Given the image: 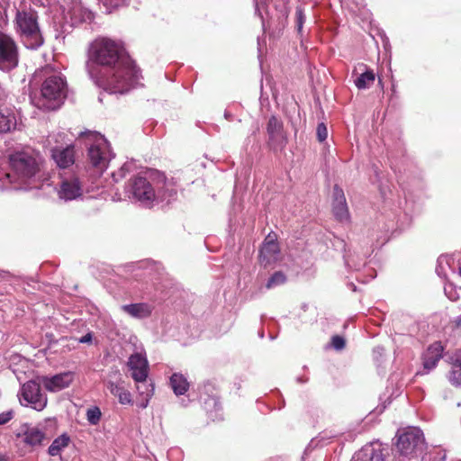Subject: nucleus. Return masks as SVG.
<instances>
[{
  "mask_svg": "<svg viewBox=\"0 0 461 461\" xmlns=\"http://www.w3.org/2000/svg\"><path fill=\"white\" fill-rule=\"evenodd\" d=\"M456 326H461V316L456 320Z\"/></svg>",
  "mask_w": 461,
  "mask_h": 461,
  "instance_id": "nucleus-45",
  "label": "nucleus"
},
{
  "mask_svg": "<svg viewBox=\"0 0 461 461\" xmlns=\"http://www.w3.org/2000/svg\"><path fill=\"white\" fill-rule=\"evenodd\" d=\"M295 17H296L297 31H298V32H301L303 23L305 22V15H304L303 10L301 7L296 8Z\"/></svg>",
  "mask_w": 461,
  "mask_h": 461,
  "instance_id": "nucleus-35",
  "label": "nucleus"
},
{
  "mask_svg": "<svg viewBox=\"0 0 461 461\" xmlns=\"http://www.w3.org/2000/svg\"><path fill=\"white\" fill-rule=\"evenodd\" d=\"M136 169L133 161L125 162L117 171L112 173V177L114 182H118L124 178L127 175L133 173Z\"/></svg>",
  "mask_w": 461,
  "mask_h": 461,
  "instance_id": "nucleus-30",
  "label": "nucleus"
},
{
  "mask_svg": "<svg viewBox=\"0 0 461 461\" xmlns=\"http://www.w3.org/2000/svg\"><path fill=\"white\" fill-rule=\"evenodd\" d=\"M201 400L203 401V408L212 420H222L221 405L216 397L207 395L203 398L201 395Z\"/></svg>",
  "mask_w": 461,
  "mask_h": 461,
  "instance_id": "nucleus-22",
  "label": "nucleus"
},
{
  "mask_svg": "<svg viewBox=\"0 0 461 461\" xmlns=\"http://www.w3.org/2000/svg\"><path fill=\"white\" fill-rule=\"evenodd\" d=\"M267 132L270 149L275 152L283 150L287 143V136L284 131L282 120L272 115L267 122Z\"/></svg>",
  "mask_w": 461,
  "mask_h": 461,
  "instance_id": "nucleus-11",
  "label": "nucleus"
},
{
  "mask_svg": "<svg viewBox=\"0 0 461 461\" xmlns=\"http://www.w3.org/2000/svg\"><path fill=\"white\" fill-rule=\"evenodd\" d=\"M0 461H4V458L0 456Z\"/></svg>",
  "mask_w": 461,
  "mask_h": 461,
  "instance_id": "nucleus-52",
  "label": "nucleus"
},
{
  "mask_svg": "<svg viewBox=\"0 0 461 461\" xmlns=\"http://www.w3.org/2000/svg\"><path fill=\"white\" fill-rule=\"evenodd\" d=\"M83 183L76 173L63 172L60 174L58 196L65 202L76 200L82 196Z\"/></svg>",
  "mask_w": 461,
  "mask_h": 461,
  "instance_id": "nucleus-8",
  "label": "nucleus"
},
{
  "mask_svg": "<svg viewBox=\"0 0 461 461\" xmlns=\"http://www.w3.org/2000/svg\"><path fill=\"white\" fill-rule=\"evenodd\" d=\"M67 92L65 77L59 72H52L42 82L40 96H31V100L41 110H56L63 104Z\"/></svg>",
  "mask_w": 461,
  "mask_h": 461,
  "instance_id": "nucleus-3",
  "label": "nucleus"
},
{
  "mask_svg": "<svg viewBox=\"0 0 461 461\" xmlns=\"http://www.w3.org/2000/svg\"><path fill=\"white\" fill-rule=\"evenodd\" d=\"M11 172L5 176L10 183L17 184L14 189H41L50 185V175L42 168V158L40 153L33 150L20 151L9 157Z\"/></svg>",
  "mask_w": 461,
  "mask_h": 461,
  "instance_id": "nucleus-2",
  "label": "nucleus"
},
{
  "mask_svg": "<svg viewBox=\"0 0 461 461\" xmlns=\"http://www.w3.org/2000/svg\"><path fill=\"white\" fill-rule=\"evenodd\" d=\"M74 378L75 374L71 371H67L52 376H42L41 383L47 391L57 393L69 387Z\"/></svg>",
  "mask_w": 461,
  "mask_h": 461,
  "instance_id": "nucleus-13",
  "label": "nucleus"
},
{
  "mask_svg": "<svg viewBox=\"0 0 461 461\" xmlns=\"http://www.w3.org/2000/svg\"><path fill=\"white\" fill-rule=\"evenodd\" d=\"M14 418V411H7L0 413V425H5Z\"/></svg>",
  "mask_w": 461,
  "mask_h": 461,
  "instance_id": "nucleus-40",
  "label": "nucleus"
},
{
  "mask_svg": "<svg viewBox=\"0 0 461 461\" xmlns=\"http://www.w3.org/2000/svg\"><path fill=\"white\" fill-rule=\"evenodd\" d=\"M286 282V276L281 272H275L267 280L266 284V287L267 289H272L281 285H284Z\"/></svg>",
  "mask_w": 461,
  "mask_h": 461,
  "instance_id": "nucleus-33",
  "label": "nucleus"
},
{
  "mask_svg": "<svg viewBox=\"0 0 461 461\" xmlns=\"http://www.w3.org/2000/svg\"><path fill=\"white\" fill-rule=\"evenodd\" d=\"M332 212L335 218L340 222L349 221V212L344 192L338 185L333 188Z\"/></svg>",
  "mask_w": 461,
  "mask_h": 461,
  "instance_id": "nucleus-14",
  "label": "nucleus"
},
{
  "mask_svg": "<svg viewBox=\"0 0 461 461\" xmlns=\"http://www.w3.org/2000/svg\"><path fill=\"white\" fill-rule=\"evenodd\" d=\"M84 136L89 162L99 172H103L114 156L110 150L109 142L104 135L96 131L81 132L80 137Z\"/></svg>",
  "mask_w": 461,
  "mask_h": 461,
  "instance_id": "nucleus-4",
  "label": "nucleus"
},
{
  "mask_svg": "<svg viewBox=\"0 0 461 461\" xmlns=\"http://www.w3.org/2000/svg\"><path fill=\"white\" fill-rule=\"evenodd\" d=\"M18 65V51L14 40L0 34V70L9 71Z\"/></svg>",
  "mask_w": 461,
  "mask_h": 461,
  "instance_id": "nucleus-10",
  "label": "nucleus"
},
{
  "mask_svg": "<svg viewBox=\"0 0 461 461\" xmlns=\"http://www.w3.org/2000/svg\"><path fill=\"white\" fill-rule=\"evenodd\" d=\"M443 261H447V259H446L445 258H443V257H440V258L438 259V264H442V263H443Z\"/></svg>",
  "mask_w": 461,
  "mask_h": 461,
  "instance_id": "nucleus-46",
  "label": "nucleus"
},
{
  "mask_svg": "<svg viewBox=\"0 0 461 461\" xmlns=\"http://www.w3.org/2000/svg\"><path fill=\"white\" fill-rule=\"evenodd\" d=\"M102 2L107 8H115L123 5L127 0H99Z\"/></svg>",
  "mask_w": 461,
  "mask_h": 461,
  "instance_id": "nucleus-39",
  "label": "nucleus"
},
{
  "mask_svg": "<svg viewBox=\"0 0 461 461\" xmlns=\"http://www.w3.org/2000/svg\"><path fill=\"white\" fill-rule=\"evenodd\" d=\"M259 337H260V338H263V337H264V332H263V331L259 332Z\"/></svg>",
  "mask_w": 461,
  "mask_h": 461,
  "instance_id": "nucleus-50",
  "label": "nucleus"
},
{
  "mask_svg": "<svg viewBox=\"0 0 461 461\" xmlns=\"http://www.w3.org/2000/svg\"><path fill=\"white\" fill-rule=\"evenodd\" d=\"M16 24L24 45L28 49H37L43 44V38L39 29L36 14L18 12L16 14Z\"/></svg>",
  "mask_w": 461,
  "mask_h": 461,
  "instance_id": "nucleus-6",
  "label": "nucleus"
},
{
  "mask_svg": "<svg viewBox=\"0 0 461 461\" xmlns=\"http://www.w3.org/2000/svg\"><path fill=\"white\" fill-rule=\"evenodd\" d=\"M374 353L382 356L384 354V348H382V347L375 348L374 349Z\"/></svg>",
  "mask_w": 461,
  "mask_h": 461,
  "instance_id": "nucleus-43",
  "label": "nucleus"
},
{
  "mask_svg": "<svg viewBox=\"0 0 461 461\" xmlns=\"http://www.w3.org/2000/svg\"><path fill=\"white\" fill-rule=\"evenodd\" d=\"M16 126L15 115L8 110H0V133L11 131Z\"/></svg>",
  "mask_w": 461,
  "mask_h": 461,
  "instance_id": "nucleus-26",
  "label": "nucleus"
},
{
  "mask_svg": "<svg viewBox=\"0 0 461 461\" xmlns=\"http://www.w3.org/2000/svg\"><path fill=\"white\" fill-rule=\"evenodd\" d=\"M344 260H345V264H346V266L348 267L354 268V269L357 270L360 267V266H357V265L351 264V260H350V258L347 255L344 256Z\"/></svg>",
  "mask_w": 461,
  "mask_h": 461,
  "instance_id": "nucleus-41",
  "label": "nucleus"
},
{
  "mask_svg": "<svg viewBox=\"0 0 461 461\" xmlns=\"http://www.w3.org/2000/svg\"><path fill=\"white\" fill-rule=\"evenodd\" d=\"M66 134L64 132L51 133L47 137V146L52 149L53 147L59 146L65 148L68 143L65 142Z\"/></svg>",
  "mask_w": 461,
  "mask_h": 461,
  "instance_id": "nucleus-32",
  "label": "nucleus"
},
{
  "mask_svg": "<svg viewBox=\"0 0 461 461\" xmlns=\"http://www.w3.org/2000/svg\"><path fill=\"white\" fill-rule=\"evenodd\" d=\"M353 75H356L354 84L359 90L369 88L375 80L374 71L363 63L355 68Z\"/></svg>",
  "mask_w": 461,
  "mask_h": 461,
  "instance_id": "nucleus-17",
  "label": "nucleus"
},
{
  "mask_svg": "<svg viewBox=\"0 0 461 461\" xmlns=\"http://www.w3.org/2000/svg\"><path fill=\"white\" fill-rule=\"evenodd\" d=\"M78 341L80 343H89L92 341V334L91 333H86V335L82 336Z\"/></svg>",
  "mask_w": 461,
  "mask_h": 461,
  "instance_id": "nucleus-42",
  "label": "nucleus"
},
{
  "mask_svg": "<svg viewBox=\"0 0 461 461\" xmlns=\"http://www.w3.org/2000/svg\"><path fill=\"white\" fill-rule=\"evenodd\" d=\"M51 158L60 169H68L75 163V149L72 144H67L65 148L59 146L51 149Z\"/></svg>",
  "mask_w": 461,
  "mask_h": 461,
  "instance_id": "nucleus-15",
  "label": "nucleus"
},
{
  "mask_svg": "<svg viewBox=\"0 0 461 461\" xmlns=\"http://www.w3.org/2000/svg\"><path fill=\"white\" fill-rule=\"evenodd\" d=\"M331 346L336 350H342L346 346V341L343 337L335 335L331 338Z\"/></svg>",
  "mask_w": 461,
  "mask_h": 461,
  "instance_id": "nucleus-36",
  "label": "nucleus"
},
{
  "mask_svg": "<svg viewBox=\"0 0 461 461\" xmlns=\"http://www.w3.org/2000/svg\"><path fill=\"white\" fill-rule=\"evenodd\" d=\"M298 381H299L300 383H305V382L307 381V379H303V380L302 378H298Z\"/></svg>",
  "mask_w": 461,
  "mask_h": 461,
  "instance_id": "nucleus-49",
  "label": "nucleus"
},
{
  "mask_svg": "<svg viewBox=\"0 0 461 461\" xmlns=\"http://www.w3.org/2000/svg\"><path fill=\"white\" fill-rule=\"evenodd\" d=\"M259 13V10H258V2L256 1V14H258Z\"/></svg>",
  "mask_w": 461,
  "mask_h": 461,
  "instance_id": "nucleus-48",
  "label": "nucleus"
},
{
  "mask_svg": "<svg viewBox=\"0 0 461 461\" xmlns=\"http://www.w3.org/2000/svg\"><path fill=\"white\" fill-rule=\"evenodd\" d=\"M159 180L155 184L156 189V201L155 203L166 202L169 203L176 199V190L172 182H167L164 176H160Z\"/></svg>",
  "mask_w": 461,
  "mask_h": 461,
  "instance_id": "nucleus-16",
  "label": "nucleus"
},
{
  "mask_svg": "<svg viewBox=\"0 0 461 461\" xmlns=\"http://www.w3.org/2000/svg\"><path fill=\"white\" fill-rule=\"evenodd\" d=\"M126 196L140 205L151 208L156 201L155 184H151L145 176L138 174L131 177L124 187Z\"/></svg>",
  "mask_w": 461,
  "mask_h": 461,
  "instance_id": "nucleus-5",
  "label": "nucleus"
},
{
  "mask_svg": "<svg viewBox=\"0 0 461 461\" xmlns=\"http://www.w3.org/2000/svg\"><path fill=\"white\" fill-rule=\"evenodd\" d=\"M123 312L135 319L149 318L152 312L153 306L148 303H136L130 304H123L121 306Z\"/></svg>",
  "mask_w": 461,
  "mask_h": 461,
  "instance_id": "nucleus-20",
  "label": "nucleus"
},
{
  "mask_svg": "<svg viewBox=\"0 0 461 461\" xmlns=\"http://www.w3.org/2000/svg\"><path fill=\"white\" fill-rule=\"evenodd\" d=\"M279 247L270 236H267L259 251V259L265 266L276 262L279 255Z\"/></svg>",
  "mask_w": 461,
  "mask_h": 461,
  "instance_id": "nucleus-18",
  "label": "nucleus"
},
{
  "mask_svg": "<svg viewBox=\"0 0 461 461\" xmlns=\"http://www.w3.org/2000/svg\"><path fill=\"white\" fill-rule=\"evenodd\" d=\"M447 379L453 386H461V357H456L453 360Z\"/></svg>",
  "mask_w": 461,
  "mask_h": 461,
  "instance_id": "nucleus-27",
  "label": "nucleus"
},
{
  "mask_svg": "<svg viewBox=\"0 0 461 461\" xmlns=\"http://www.w3.org/2000/svg\"><path fill=\"white\" fill-rule=\"evenodd\" d=\"M23 436V441L30 446L41 445L45 438L44 432L36 427L26 426Z\"/></svg>",
  "mask_w": 461,
  "mask_h": 461,
  "instance_id": "nucleus-25",
  "label": "nucleus"
},
{
  "mask_svg": "<svg viewBox=\"0 0 461 461\" xmlns=\"http://www.w3.org/2000/svg\"><path fill=\"white\" fill-rule=\"evenodd\" d=\"M351 286L353 287L352 289L355 291L356 290V286L353 284H351Z\"/></svg>",
  "mask_w": 461,
  "mask_h": 461,
  "instance_id": "nucleus-51",
  "label": "nucleus"
},
{
  "mask_svg": "<svg viewBox=\"0 0 461 461\" xmlns=\"http://www.w3.org/2000/svg\"><path fill=\"white\" fill-rule=\"evenodd\" d=\"M18 398L22 405L38 411H42L48 402L47 395L41 392V384L34 380L27 381L22 385Z\"/></svg>",
  "mask_w": 461,
  "mask_h": 461,
  "instance_id": "nucleus-7",
  "label": "nucleus"
},
{
  "mask_svg": "<svg viewBox=\"0 0 461 461\" xmlns=\"http://www.w3.org/2000/svg\"><path fill=\"white\" fill-rule=\"evenodd\" d=\"M316 134L318 140L321 142L324 141L327 139L328 130L323 122L318 124Z\"/></svg>",
  "mask_w": 461,
  "mask_h": 461,
  "instance_id": "nucleus-37",
  "label": "nucleus"
},
{
  "mask_svg": "<svg viewBox=\"0 0 461 461\" xmlns=\"http://www.w3.org/2000/svg\"><path fill=\"white\" fill-rule=\"evenodd\" d=\"M154 384L137 385V391L142 397L141 402L139 403L140 408L144 409L148 406L149 400L154 394Z\"/></svg>",
  "mask_w": 461,
  "mask_h": 461,
  "instance_id": "nucleus-29",
  "label": "nucleus"
},
{
  "mask_svg": "<svg viewBox=\"0 0 461 461\" xmlns=\"http://www.w3.org/2000/svg\"><path fill=\"white\" fill-rule=\"evenodd\" d=\"M86 420L91 425H97L102 418V412L99 407L92 406L86 410Z\"/></svg>",
  "mask_w": 461,
  "mask_h": 461,
  "instance_id": "nucleus-34",
  "label": "nucleus"
},
{
  "mask_svg": "<svg viewBox=\"0 0 461 461\" xmlns=\"http://www.w3.org/2000/svg\"><path fill=\"white\" fill-rule=\"evenodd\" d=\"M86 67L95 84L111 94L127 93L140 78L122 45L109 38H97L90 44Z\"/></svg>",
  "mask_w": 461,
  "mask_h": 461,
  "instance_id": "nucleus-1",
  "label": "nucleus"
},
{
  "mask_svg": "<svg viewBox=\"0 0 461 461\" xmlns=\"http://www.w3.org/2000/svg\"><path fill=\"white\" fill-rule=\"evenodd\" d=\"M351 461H384V455L380 447L365 446L353 456Z\"/></svg>",
  "mask_w": 461,
  "mask_h": 461,
  "instance_id": "nucleus-21",
  "label": "nucleus"
},
{
  "mask_svg": "<svg viewBox=\"0 0 461 461\" xmlns=\"http://www.w3.org/2000/svg\"><path fill=\"white\" fill-rule=\"evenodd\" d=\"M444 348L441 342H435L430 345L423 355V367L426 373L434 369L442 357Z\"/></svg>",
  "mask_w": 461,
  "mask_h": 461,
  "instance_id": "nucleus-19",
  "label": "nucleus"
},
{
  "mask_svg": "<svg viewBox=\"0 0 461 461\" xmlns=\"http://www.w3.org/2000/svg\"><path fill=\"white\" fill-rule=\"evenodd\" d=\"M169 384L176 395H183L189 389L187 378L180 373H174L170 376Z\"/></svg>",
  "mask_w": 461,
  "mask_h": 461,
  "instance_id": "nucleus-24",
  "label": "nucleus"
},
{
  "mask_svg": "<svg viewBox=\"0 0 461 461\" xmlns=\"http://www.w3.org/2000/svg\"><path fill=\"white\" fill-rule=\"evenodd\" d=\"M116 375L118 378L115 381L108 380L105 383L106 388L109 390V392L115 397H118V395L122 393V391L125 388L124 387V381L122 379L121 375L119 372H116Z\"/></svg>",
  "mask_w": 461,
  "mask_h": 461,
  "instance_id": "nucleus-31",
  "label": "nucleus"
},
{
  "mask_svg": "<svg viewBox=\"0 0 461 461\" xmlns=\"http://www.w3.org/2000/svg\"><path fill=\"white\" fill-rule=\"evenodd\" d=\"M423 442V432L419 428L412 427L399 436L396 448L402 456H409L421 446Z\"/></svg>",
  "mask_w": 461,
  "mask_h": 461,
  "instance_id": "nucleus-12",
  "label": "nucleus"
},
{
  "mask_svg": "<svg viewBox=\"0 0 461 461\" xmlns=\"http://www.w3.org/2000/svg\"><path fill=\"white\" fill-rule=\"evenodd\" d=\"M459 274H460V276H461V267L459 268Z\"/></svg>",
  "mask_w": 461,
  "mask_h": 461,
  "instance_id": "nucleus-53",
  "label": "nucleus"
},
{
  "mask_svg": "<svg viewBox=\"0 0 461 461\" xmlns=\"http://www.w3.org/2000/svg\"><path fill=\"white\" fill-rule=\"evenodd\" d=\"M118 401L121 404H131L132 403V398L131 393L127 389H123L118 395Z\"/></svg>",
  "mask_w": 461,
  "mask_h": 461,
  "instance_id": "nucleus-38",
  "label": "nucleus"
},
{
  "mask_svg": "<svg viewBox=\"0 0 461 461\" xmlns=\"http://www.w3.org/2000/svg\"><path fill=\"white\" fill-rule=\"evenodd\" d=\"M70 19L72 26H77L84 23H91L94 19V14L82 6L76 5L70 12Z\"/></svg>",
  "mask_w": 461,
  "mask_h": 461,
  "instance_id": "nucleus-23",
  "label": "nucleus"
},
{
  "mask_svg": "<svg viewBox=\"0 0 461 461\" xmlns=\"http://www.w3.org/2000/svg\"><path fill=\"white\" fill-rule=\"evenodd\" d=\"M224 117L227 119V120H231L232 118V115L229 113V112H225L224 113Z\"/></svg>",
  "mask_w": 461,
  "mask_h": 461,
  "instance_id": "nucleus-44",
  "label": "nucleus"
},
{
  "mask_svg": "<svg viewBox=\"0 0 461 461\" xmlns=\"http://www.w3.org/2000/svg\"><path fill=\"white\" fill-rule=\"evenodd\" d=\"M178 452H179L178 449H171L169 452V455L172 456L174 453H178Z\"/></svg>",
  "mask_w": 461,
  "mask_h": 461,
  "instance_id": "nucleus-47",
  "label": "nucleus"
},
{
  "mask_svg": "<svg viewBox=\"0 0 461 461\" xmlns=\"http://www.w3.org/2000/svg\"><path fill=\"white\" fill-rule=\"evenodd\" d=\"M69 442V436L64 433L53 440L49 447L48 453L52 456H58L63 448L68 446Z\"/></svg>",
  "mask_w": 461,
  "mask_h": 461,
  "instance_id": "nucleus-28",
  "label": "nucleus"
},
{
  "mask_svg": "<svg viewBox=\"0 0 461 461\" xmlns=\"http://www.w3.org/2000/svg\"><path fill=\"white\" fill-rule=\"evenodd\" d=\"M127 366L137 385L153 384L151 381L148 380L149 366L145 353L136 352L131 355L127 361Z\"/></svg>",
  "mask_w": 461,
  "mask_h": 461,
  "instance_id": "nucleus-9",
  "label": "nucleus"
}]
</instances>
